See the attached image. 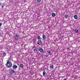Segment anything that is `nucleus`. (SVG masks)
<instances>
[{"instance_id": "obj_10", "label": "nucleus", "mask_w": 80, "mask_h": 80, "mask_svg": "<svg viewBox=\"0 0 80 80\" xmlns=\"http://www.w3.org/2000/svg\"><path fill=\"white\" fill-rule=\"evenodd\" d=\"M45 74H46V72H45V71H44L43 72V75H45Z\"/></svg>"}, {"instance_id": "obj_19", "label": "nucleus", "mask_w": 80, "mask_h": 80, "mask_svg": "<svg viewBox=\"0 0 80 80\" xmlns=\"http://www.w3.org/2000/svg\"><path fill=\"white\" fill-rule=\"evenodd\" d=\"M48 53L49 54H51V52H50L49 51L48 52Z\"/></svg>"}, {"instance_id": "obj_23", "label": "nucleus", "mask_w": 80, "mask_h": 80, "mask_svg": "<svg viewBox=\"0 0 80 80\" xmlns=\"http://www.w3.org/2000/svg\"><path fill=\"white\" fill-rule=\"evenodd\" d=\"M64 80H67V79H66V78H65L64 79Z\"/></svg>"}, {"instance_id": "obj_7", "label": "nucleus", "mask_w": 80, "mask_h": 80, "mask_svg": "<svg viewBox=\"0 0 80 80\" xmlns=\"http://www.w3.org/2000/svg\"><path fill=\"white\" fill-rule=\"evenodd\" d=\"M50 68H51V69H53V65H51L50 66Z\"/></svg>"}, {"instance_id": "obj_12", "label": "nucleus", "mask_w": 80, "mask_h": 80, "mask_svg": "<svg viewBox=\"0 0 80 80\" xmlns=\"http://www.w3.org/2000/svg\"><path fill=\"white\" fill-rule=\"evenodd\" d=\"M74 18L75 19H77V18H78V16H74Z\"/></svg>"}, {"instance_id": "obj_24", "label": "nucleus", "mask_w": 80, "mask_h": 80, "mask_svg": "<svg viewBox=\"0 0 80 80\" xmlns=\"http://www.w3.org/2000/svg\"><path fill=\"white\" fill-rule=\"evenodd\" d=\"M1 3H0V6H1Z\"/></svg>"}, {"instance_id": "obj_20", "label": "nucleus", "mask_w": 80, "mask_h": 80, "mask_svg": "<svg viewBox=\"0 0 80 80\" xmlns=\"http://www.w3.org/2000/svg\"><path fill=\"white\" fill-rule=\"evenodd\" d=\"M2 25V23H0V27H1Z\"/></svg>"}, {"instance_id": "obj_4", "label": "nucleus", "mask_w": 80, "mask_h": 80, "mask_svg": "<svg viewBox=\"0 0 80 80\" xmlns=\"http://www.w3.org/2000/svg\"><path fill=\"white\" fill-rule=\"evenodd\" d=\"M17 66L16 65H14L12 67L13 69H16V68H17Z\"/></svg>"}, {"instance_id": "obj_16", "label": "nucleus", "mask_w": 80, "mask_h": 80, "mask_svg": "<svg viewBox=\"0 0 80 80\" xmlns=\"http://www.w3.org/2000/svg\"><path fill=\"white\" fill-rule=\"evenodd\" d=\"M38 40H40V39H41V38H40V36H38Z\"/></svg>"}, {"instance_id": "obj_8", "label": "nucleus", "mask_w": 80, "mask_h": 80, "mask_svg": "<svg viewBox=\"0 0 80 80\" xmlns=\"http://www.w3.org/2000/svg\"><path fill=\"white\" fill-rule=\"evenodd\" d=\"M74 32L75 33H78V30L77 29H76L75 30Z\"/></svg>"}, {"instance_id": "obj_17", "label": "nucleus", "mask_w": 80, "mask_h": 80, "mask_svg": "<svg viewBox=\"0 0 80 80\" xmlns=\"http://www.w3.org/2000/svg\"><path fill=\"white\" fill-rule=\"evenodd\" d=\"M37 1L38 2H39V3H40L41 2V0H37Z\"/></svg>"}, {"instance_id": "obj_3", "label": "nucleus", "mask_w": 80, "mask_h": 80, "mask_svg": "<svg viewBox=\"0 0 80 80\" xmlns=\"http://www.w3.org/2000/svg\"><path fill=\"white\" fill-rule=\"evenodd\" d=\"M38 45H42V41L40 40H38Z\"/></svg>"}, {"instance_id": "obj_9", "label": "nucleus", "mask_w": 80, "mask_h": 80, "mask_svg": "<svg viewBox=\"0 0 80 80\" xmlns=\"http://www.w3.org/2000/svg\"><path fill=\"white\" fill-rule=\"evenodd\" d=\"M42 38L43 39H45L46 38V36L44 35H43Z\"/></svg>"}, {"instance_id": "obj_14", "label": "nucleus", "mask_w": 80, "mask_h": 80, "mask_svg": "<svg viewBox=\"0 0 80 80\" xmlns=\"http://www.w3.org/2000/svg\"><path fill=\"white\" fill-rule=\"evenodd\" d=\"M37 48H35L33 50L34 52H37Z\"/></svg>"}, {"instance_id": "obj_6", "label": "nucleus", "mask_w": 80, "mask_h": 80, "mask_svg": "<svg viewBox=\"0 0 80 80\" xmlns=\"http://www.w3.org/2000/svg\"><path fill=\"white\" fill-rule=\"evenodd\" d=\"M39 51L40 52H43V50L42 48H40L39 49Z\"/></svg>"}, {"instance_id": "obj_18", "label": "nucleus", "mask_w": 80, "mask_h": 80, "mask_svg": "<svg viewBox=\"0 0 80 80\" xmlns=\"http://www.w3.org/2000/svg\"><path fill=\"white\" fill-rule=\"evenodd\" d=\"M3 55H4V56H5V55H6V53L5 52H4L3 53Z\"/></svg>"}, {"instance_id": "obj_15", "label": "nucleus", "mask_w": 80, "mask_h": 80, "mask_svg": "<svg viewBox=\"0 0 80 80\" xmlns=\"http://www.w3.org/2000/svg\"><path fill=\"white\" fill-rule=\"evenodd\" d=\"M64 17L65 18H68V15L66 14L64 16Z\"/></svg>"}, {"instance_id": "obj_21", "label": "nucleus", "mask_w": 80, "mask_h": 80, "mask_svg": "<svg viewBox=\"0 0 80 80\" xmlns=\"http://www.w3.org/2000/svg\"><path fill=\"white\" fill-rule=\"evenodd\" d=\"M1 35H2V33H1V32H0V36H1Z\"/></svg>"}, {"instance_id": "obj_2", "label": "nucleus", "mask_w": 80, "mask_h": 80, "mask_svg": "<svg viewBox=\"0 0 80 80\" xmlns=\"http://www.w3.org/2000/svg\"><path fill=\"white\" fill-rule=\"evenodd\" d=\"M14 38L15 40H18V38H19V36L18 35H16L14 36Z\"/></svg>"}, {"instance_id": "obj_11", "label": "nucleus", "mask_w": 80, "mask_h": 80, "mask_svg": "<svg viewBox=\"0 0 80 80\" xmlns=\"http://www.w3.org/2000/svg\"><path fill=\"white\" fill-rule=\"evenodd\" d=\"M52 17H55V13H52Z\"/></svg>"}, {"instance_id": "obj_1", "label": "nucleus", "mask_w": 80, "mask_h": 80, "mask_svg": "<svg viewBox=\"0 0 80 80\" xmlns=\"http://www.w3.org/2000/svg\"><path fill=\"white\" fill-rule=\"evenodd\" d=\"M12 62L10 61H8L7 64H6L7 67H8V68H10V67H12Z\"/></svg>"}, {"instance_id": "obj_13", "label": "nucleus", "mask_w": 80, "mask_h": 80, "mask_svg": "<svg viewBox=\"0 0 80 80\" xmlns=\"http://www.w3.org/2000/svg\"><path fill=\"white\" fill-rule=\"evenodd\" d=\"M20 67H21V68H22L23 67V64L21 63L20 65Z\"/></svg>"}, {"instance_id": "obj_5", "label": "nucleus", "mask_w": 80, "mask_h": 80, "mask_svg": "<svg viewBox=\"0 0 80 80\" xmlns=\"http://www.w3.org/2000/svg\"><path fill=\"white\" fill-rule=\"evenodd\" d=\"M11 73H15V71L14 70V69H12L10 71Z\"/></svg>"}, {"instance_id": "obj_22", "label": "nucleus", "mask_w": 80, "mask_h": 80, "mask_svg": "<svg viewBox=\"0 0 80 80\" xmlns=\"http://www.w3.org/2000/svg\"><path fill=\"white\" fill-rule=\"evenodd\" d=\"M3 7H4V5H2V8Z\"/></svg>"}]
</instances>
